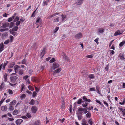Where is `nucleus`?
I'll list each match as a JSON object with an SVG mask.
<instances>
[{
    "mask_svg": "<svg viewBox=\"0 0 125 125\" xmlns=\"http://www.w3.org/2000/svg\"><path fill=\"white\" fill-rule=\"evenodd\" d=\"M32 48H34L35 50L37 48V45L36 43H34L33 46H31Z\"/></svg>",
    "mask_w": 125,
    "mask_h": 125,
    "instance_id": "19",
    "label": "nucleus"
},
{
    "mask_svg": "<svg viewBox=\"0 0 125 125\" xmlns=\"http://www.w3.org/2000/svg\"><path fill=\"white\" fill-rule=\"evenodd\" d=\"M83 99L85 101H87L88 102H92V101L90 99H87L85 96L83 97Z\"/></svg>",
    "mask_w": 125,
    "mask_h": 125,
    "instance_id": "16",
    "label": "nucleus"
},
{
    "mask_svg": "<svg viewBox=\"0 0 125 125\" xmlns=\"http://www.w3.org/2000/svg\"><path fill=\"white\" fill-rule=\"evenodd\" d=\"M48 2V1H44L43 3V6H44L45 5H47Z\"/></svg>",
    "mask_w": 125,
    "mask_h": 125,
    "instance_id": "52",
    "label": "nucleus"
},
{
    "mask_svg": "<svg viewBox=\"0 0 125 125\" xmlns=\"http://www.w3.org/2000/svg\"><path fill=\"white\" fill-rule=\"evenodd\" d=\"M7 75L5 73L3 77L4 79V81L5 82H6L7 81Z\"/></svg>",
    "mask_w": 125,
    "mask_h": 125,
    "instance_id": "39",
    "label": "nucleus"
},
{
    "mask_svg": "<svg viewBox=\"0 0 125 125\" xmlns=\"http://www.w3.org/2000/svg\"><path fill=\"white\" fill-rule=\"evenodd\" d=\"M8 63V61H6L3 64H3L2 65H3V67L2 68V69L3 70H5V67L7 65V64Z\"/></svg>",
    "mask_w": 125,
    "mask_h": 125,
    "instance_id": "20",
    "label": "nucleus"
},
{
    "mask_svg": "<svg viewBox=\"0 0 125 125\" xmlns=\"http://www.w3.org/2000/svg\"><path fill=\"white\" fill-rule=\"evenodd\" d=\"M10 42V41L9 39L6 40L4 42V43L5 44H8Z\"/></svg>",
    "mask_w": 125,
    "mask_h": 125,
    "instance_id": "55",
    "label": "nucleus"
},
{
    "mask_svg": "<svg viewBox=\"0 0 125 125\" xmlns=\"http://www.w3.org/2000/svg\"><path fill=\"white\" fill-rule=\"evenodd\" d=\"M125 99H124V100L122 102H119V104H120L121 105H123V104H124L125 103Z\"/></svg>",
    "mask_w": 125,
    "mask_h": 125,
    "instance_id": "56",
    "label": "nucleus"
},
{
    "mask_svg": "<svg viewBox=\"0 0 125 125\" xmlns=\"http://www.w3.org/2000/svg\"><path fill=\"white\" fill-rule=\"evenodd\" d=\"M16 15V13L14 14V15L12 16L8 19V21L9 22H10L12 21L13 20L15 16Z\"/></svg>",
    "mask_w": 125,
    "mask_h": 125,
    "instance_id": "13",
    "label": "nucleus"
},
{
    "mask_svg": "<svg viewBox=\"0 0 125 125\" xmlns=\"http://www.w3.org/2000/svg\"><path fill=\"white\" fill-rule=\"evenodd\" d=\"M19 73L20 74L22 75L24 73V71L22 70H19Z\"/></svg>",
    "mask_w": 125,
    "mask_h": 125,
    "instance_id": "40",
    "label": "nucleus"
},
{
    "mask_svg": "<svg viewBox=\"0 0 125 125\" xmlns=\"http://www.w3.org/2000/svg\"><path fill=\"white\" fill-rule=\"evenodd\" d=\"M10 42H12V41H13V39H14V38H13V37L11 35H10Z\"/></svg>",
    "mask_w": 125,
    "mask_h": 125,
    "instance_id": "57",
    "label": "nucleus"
},
{
    "mask_svg": "<svg viewBox=\"0 0 125 125\" xmlns=\"http://www.w3.org/2000/svg\"><path fill=\"white\" fill-rule=\"evenodd\" d=\"M65 106V102H62L61 108L62 109H63Z\"/></svg>",
    "mask_w": 125,
    "mask_h": 125,
    "instance_id": "30",
    "label": "nucleus"
},
{
    "mask_svg": "<svg viewBox=\"0 0 125 125\" xmlns=\"http://www.w3.org/2000/svg\"><path fill=\"white\" fill-rule=\"evenodd\" d=\"M124 31L122 30H121V31L119 30L117 31L114 34V36H116L118 35H120L122 34L124 32Z\"/></svg>",
    "mask_w": 125,
    "mask_h": 125,
    "instance_id": "6",
    "label": "nucleus"
},
{
    "mask_svg": "<svg viewBox=\"0 0 125 125\" xmlns=\"http://www.w3.org/2000/svg\"><path fill=\"white\" fill-rule=\"evenodd\" d=\"M65 119L64 118H63L62 119H59V121L61 123H62L65 120Z\"/></svg>",
    "mask_w": 125,
    "mask_h": 125,
    "instance_id": "58",
    "label": "nucleus"
},
{
    "mask_svg": "<svg viewBox=\"0 0 125 125\" xmlns=\"http://www.w3.org/2000/svg\"><path fill=\"white\" fill-rule=\"evenodd\" d=\"M96 102L99 103L100 105H101L102 106H104L103 104L102 103H101L99 100H98L97 99H96Z\"/></svg>",
    "mask_w": 125,
    "mask_h": 125,
    "instance_id": "42",
    "label": "nucleus"
},
{
    "mask_svg": "<svg viewBox=\"0 0 125 125\" xmlns=\"http://www.w3.org/2000/svg\"><path fill=\"white\" fill-rule=\"evenodd\" d=\"M14 106L11 105H10L9 109L10 111H12L14 109Z\"/></svg>",
    "mask_w": 125,
    "mask_h": 125,
    "instance_id": "41",
    "label": "nucleus"
},
{
    "mask_svg": "<svg viewBox=\"0 0 125 125\" xmlns=\"http://www.w3.org/2000/svg\"><path fill=\"white\" fill-rule=\"evenodd\" d=\"M41 19V18L40 17H38L36 19V22L35 24L37 25H38V23L39 22L40 20Z\"/></svg>",
    "mask_w": 125,
    "mask_h": 125,
    "instance_id": "25",
    "label": "nucleus"
},
{
    "mask_svg": "<svg viewBox=\"0 0 125 125\" xmlns=\"http://www.w3.org/2000/svg\"><path fill=\"white\" fill-rule=\"evenodd\" d=\"M61 70V68H59L53 71V74L54 75L57 73L60 72Z\"/></svg>",
    "mask_w": 125,
    "mask_h": 125,
    "instance_id": "11",
    "label": "nucleus"
},
{
    "mask_svg": "<svg viewBox=\"0 0 125 125\" xmlns=\"http://www.w3.org/2000/svg\"><path fill=\"white\" fill-rule=\"evenodd\" d=\"M21 92H22L23 90L24 89H25V86L23 84H22L21 85Z\"/></svg>",
    "mask_w": 125,
    "mask_h": 125,
    "instance_id": "38",
    "label": "nucleus"
},
{
    "mask_svg": "<svg viewBox=\"0 0 125 125\" xmlns=\"http://www.w3.org/2000/svg\"><path fill=\"white\" fill-rule=\"evenodd\" d=\"M26 96V94H23L21 96V98L22 99L24 98Z\"/></svg>",
    "mask_w": 125,
    "mask_h": 125,
    "instance_id": "60",
    "label": "nucleus"
},
{
    "mask_svg": "<svg viewBox=\"0 0 125 125\" xmlns=\"http://www.w3.org/2000/svg\"><path fill=\"white\" fill-rule=\"evenodd\" d=\"M28 88L31 91H33L34 90V88L31 85H29L28 87Z\"/></svg>",
    "mask_w": 125,
    "mask_h": 125,
    "instance_id": "31",
    "label": "nucleus"
},
{
    "mask_svg": "<svg viewBox=\"0 0 125 125\" xmlns=\"http://www.w3.org/2000/svg\"><path fill=\"white\" fill-rule=\"evenodd\" d=\"M41 124L40 121L37 120L35 121L33 124V125H40Z\"/></svg>",
    "mask_w": 125,
    "mask_h": 125,
    "instance_id": "15",
    "label": "nucleus"
},
{
    "mask_svg": "<svg viewBox=\"0 0 125 125\" xmlns=\"http://www.w3.org/2000/svg\"><path fill=\"white\" fill-rule=\"evenodd\" d=\"M8 92L9 94H13V92L12 90L11 89L9 90Z\"/></svg>",
    "mask_w": 125,
    "mask_h": 125,
    "instance_id": "62",
    "label": "nucleus"
},
{
    "mask_svg": "<svg viewBox=\"0 0 125 125\" xmlns=\"http://www.w3.org/2000/svg\"><path fill=\"white\" fill-rule=\"evenodd\" d=\"M105 31V29L102 28H99L97 30V33L99 35L102 34Z\"/></svg>",
    "mask_w": 125,
    "mask_h": 125,
    "instance_id": "2",
    "label": "nucleus"
},
{
    "mask_svg": "<svg viewBox=\"0 0 125 125\" xmlns=\"http://www.w3.org/2000/svg\"><path fill=\"white\" fill-rule=\"evenodd\" d=\"M9 23H2V25L1 27L2 28H5L8 27L9 25Z\"/></svg>",
    "mask_w": 125,
    "mask_h": 125,
    "instance_id": "12",
    "label": "nucleus"
},
{
    "mask_svg": "<svg viewBox=\"0 0 125 125\" xmlns=\"http://www.w3.org/2000/svg\"><path fill=\"white\" fill-rule=\"evenodd\" d=\"M22 119H17L16 121V123L17 125H20L23 122Z\"/></svg>",
    "mask_w": 125,
    "mask_h": 125,
    "instance_id": "9",
    "label": "nucleus"
},
{
    "mask_svg": "<svg viewBox=\"0 0 125 125\" xmlns=\"http://www.w3.org/2000/svg\"><path fill=\"white\" fill-rule=\"evenodd\" d=\"M46 48H44L42 51L41 52V56L42 58L43 56L46 53Z\"/></svg>",
    "mask_w": 125,
    "mask_h": 125,
    "instance_id": "10",
    "label": "nucleus"
},
{
    "mask_svg": "<svg viewBox=\"0 0 125 125\" xmlns=\"http://www.w3.org/2000/svg\"><path fill=\"white\" fill-rule=\"evenodd\" d=\"M63 58L66 60L68 61V58L65 54H64L63 56Z\"/></svg>",
    "mask_w": 125,
    "mask_h": 125,
    "instance_id": "46",
    "label": "nucleus"
},
{
    "mask_svg": "<svg viewBox=\"0 0 125 125\" xmlns=\"http://www.w3.org/2000/svg\"><path fill=\"white\" fill-rule=\"evenodd\" d=\"M7 109V107L6 106H3L1 107V109L2 111H5Z\"/></svg>",
    "mask_w": 125,
    "mask_h": 125,
    "instance_id": "27",
    "label": "nucleus"
},
{
    "mask_svg": "<svg viewBox=\"0 0 125 125\" xmlns=\"http://www.w3.org/2000/svg\"><path fill=\"white\" fill-rule=\"evenodd\" d=\"M4 46V45L3 43H1L0 45V49L1 50H3Z\"/></svg>",
    "mask_w": 125,
    "mask_h": 125,
    "instance_id": "37",
    "label": "nucleus"
},
{
    "mask_svg": "<svg viewBox=\"0 0 125 125\" xmlns=\"http://www.w3.org/2000/svg\"><path fill=\"white\" fill-rule=\"evenodd\" d=\"M18 77L16 73H13L11 75V76L10 77L11 81L12 83H14L18 79Z\"/></svg>",
    "mask_w": 125,
    "mask_h": 125,
    "instance_id": "1",
    "label": "nucleus"
},
{
    "mask_svg": "<svg viewBox=\"0 0 125 125\" xmlns=\"http://www.w3.org/2000/svg\"><path fill=\"white\" fill-rule=\"evenodd\" d=\"M16 101L15 100H14L10 103V105H11L14 106L16 104Z\"/></svg>",
    "mask_w": 125,
    "mask_h": 125,
    "instance_id": "17",
    "label": "nucleus"
},
{
    "mask_svg": "<svg viewBox=\"0 0 125 125\" xmlns=\"http://www.w3.org/2000/svg\"><path fill=\"white\" fill-rule=\"evenodd\" d=\"M20 23L21 22L20 21H17L16 22L15 24L16 25L18 26L20 24Z\"/></svg>",
    "mask_w": 125,
    "mask_h": 125,
    "instance_id": "64",
    "label": "nucleus"
},
{
    "mask_svg": "<svg viewBox=\"0 0 125 125\" xmlns=\"http://www.w3.org/2000/svg\"><path fill=\"white\" fill-rule=\"evenodd\" d=\"M20 68V67L18 65H16L14 66V69L15 73H17L18 72L19 68Z\"/></svg>",
    "mask_w": 125,
    "mask_h": 125,
    "instance_id": "7",
    "label": "nucleus"
},
{
    "mask_svg": "<svg viewBox=\"0 0 125 125\" xmlns=\"http://www.w3.org/2000/svg\"><path fill=\"white\" fill-rule=\"evenodd\" d=\"M83 37L82 33L79 32L76 34L75 36V37L77 39H79L82 38Z\"/></svg>",
    "mask_w": 125,
    "mask_h": 125,
    "instance_id": "4",
    "label": "nucleus"
},
{
    "mask_svg": "<svg viewBox=\"0 0 125 125\" xmlns=\"http://www.w3.org/2000/svg\"><path fill=\"white\" fill-rule=\"evenodd\" d=\"M37 9L36 10L34 11V12H33V13L32 14V15H31V17H35V12H36V10H37Z\"/></svg>",
    "mask_w": 125,
    "mask_h": 125,
    "instance_id": "50",
    "label": "nucleus"
},
{
    "mask_svg": "<svg viewBox=\"0 0 125 125\" xmlns=\"http://www.w3.org/2000/svg\"><path fill=\"white\" fill-rule=\"evenodd\" d=\"M99 89H100V88L98 86H96V89L97 91V93H99Z\"/></svg>",
    "mask_w": 125,
    "mask_h": 125,
    "instance_id": "63",
    "label": "nucleus"
},
{
    "mask_svg": "<svg viewBox=\"0 0 125 125\" xmlns=\"http://www.w3.org/2000/svg\"><path fill=\"white\" fill-rule=\"evenodd\" d=\"M87 122L85 119H83L82 120V122L81 123L82 125H86L87 124Z\"/></svg>",
    "mask_w": 125,
    "mask_h": 125,
    "instance_id": "21",
    "label": "nucleus"
},
{
    "mask_svg": "<svg viewBox=\"0 0 125 125\" xmlns=\"http://www.w3.org/2000/svg\"><path fill=\"white\" fill-rule=\"evenodd\" d=\"M18 113V111L16 109L13 112L12 114L13 115H17Z\"/></svg>",
    "mask_w": 125,
    "mask_h": 125,
    "instance_id": "32",
    "label": "nucleus"
},
{
    "mask_svg": "<svg viewBox=\"0 0 125 125\" xmlns=\"http://www.w3.org/2000/svg\"><path fill=\"white\" fill-rule=\"evenodd\" d=\"M99 39V38H98L94 40V41L96 42L97 44V45L99 43V42H98Z\"/></svg>",
    "mask_w": 125,
    "mask_h": 125,
    "instance_id": "53",
    "label": "nucleus"
},
{
    "mask_svg": "<svg viewBox=\"0 0 125 125\" xmlns=\"http://www.w3.org/2000/svg\"><path fill=\"white\" fill-rule=\"evenodd\" d=\"M37 93L35 91H34L33 92L32 94V96L33 97H35L37 95Z\"/></svg>",
    "mask_w": 125,
    "mask_h": 125,
    "instance_id": "44",
    "label": "nucleus"
},
{
    "mask_svg": "<svg viewBox=\"0 0 125 125\" xmlns=\"http://www.w3.org/2000/svg\"><path fill=\"white\" fill-rule=\"evenodd\" d=\"M125 43V40L122 42L120 43L119 44V46L122 47Z\"/></svg>",
    "mask_w": 125,
    "mask_h": 125,
    "instance_id": "35",
    "label": "nucleus"
},
{
    "mask_svg": "<svg viewBox=\"0 0 125 125\" xmlns=\"http://www.w3.org/2000/svg\"><path fill=\"white\" fill-rule=\"evenodd\" d=\"M18 29V27L17 26H14L12 29L10 30V31H16Z\"/></svg>",
    "mask_w": 125,
    "mask_h": 125,
    "instance_id": "14",
    "label": "nucleus"
},
{
    "mask_svg": "<svg viewBox=\"0 0 125 125\" xmlns=\"http://www.w3.org/2000/svg\"><path fill=\"white\" fill-rule=\"evenodd\" d=\"M62 20V21H64L66 18V16L64 15H61Z\"/></svg>",
    "mask_w": 125,
    "mask_h": 125,
    "instance_id": "36",
    "label": "nucleus"
},
{
    "mask_svg": "<svg viewBox=\"0 0 125 125\" xmlns=\"http://www.w3.org/2000/svg\"><path fill=\"white\" fill-rule=\"evenodd\" d=\"M8 30V29L7 28L5 29H0V31L1 32H3L6 31H7Z\"/></svg>",
    "mask_w": 125,
    "mask_h": 125,
    "instance_id": "54",
    "label": "nucleus"
},
{
    "mask_svg": "<svg viewBox=\"0 0 125 125\" xmlns=\"http://www.w3.org/2000/svg\"><path fill=\"white\" fill-rule=\"evenodd\" d=\"M83 0H78L76 3L78 5H80L82 3Z\"/></svg>",
    "mask_w": 125,
    "mask_h": 125,
    "instance_id": "28",
    "label": "nucleus"
},
{
    "mask_svg": "<svg viewBox=\"0 0 125 125\" xmlns=\"http://www.w3.org/2000/svg\"><path fill=\"white\" fill-rule=\"evenodd\" d=\"M19 20V17L18 16H16L14 19L13 21L14 22H16V21H18Z\"/></svg>",
    "mask_w": 125,
    "mask_h": 125,
    "instance_id": "43",
    "label": "nucleus"
},
{
    "mask_svg": "<svg viewBox=\"0 0 125 125\" xmlns=\"http://www.w3.org/2000/svg\"><path fill=\"white\" fill-rule=\"evenodd\" d=\"M31 110L32 113H35L37 110V108L36 106H34L31 107Z\"/></svg>",
    "mask_w": 125,
    "mask_h": 125,
    "instance_id": "5",
    "label": "nucleus"
},
{
    "mask_svg": "<svg viewBox=\"0 0 125 125\" xmlns=\"http://www.w3.org/2000/svg\"><path fill=\"white\" fill-rule=\"evenodd\" d=\"M59 17H57L54 19V21L55 22H58L59 21Z\"/></svg>",
    "mask_w": 125,
    "mask_h": 125,
    "instance_id": "49",
    "label": "nucleus"
},
{
    "mask_svg": "<svg viewBox=\"0 0 125 125\" xmlns=\"http://www.w3.org/2000/svg\"><path fill=\"white\" fill-rule=\"evenodd\" d=\"M15 64V62H11L10 64L9 65V67L10 68H13V67L14 66V65Z\"/></svg>",
    "mask_w": 125,
    "mask_h": 125,
    "instance_id": "18",
    "label": "nucleus"
},
{
    "mask_svg": "<svg viewBox=\"0 0 125 125\" xmlns=\"http://www.w3.org/2000/svg\"><path fill=\"white\" fill-rule=\"evenodd\" d=\"M4 83L2 82L1 85H0V91L2 90V89L4 87Z\"/></svg>",
    "mask_w": 125,
    "mask_h": 125,
    "instance_id": "34",
    "label": "nucleus"
},
{
    "mask_svg": "<svg viewBox=\"0 0 125 125\" xmlns=\"http://www.w3.org/2000/svg\"><path fill=\"white\" fill-rule=\"evenodd\" d=\"M35 101L33 99H31L30 101L29 102V104L31 105H33L35 103Z\"/></svg>",
    "mask_w": 125,
    "mask_h": 125,
    "instance_id": "23",
    "label": "nucleus"
},
{
    "mask_svg": "<svg viewBox=\"0 0 125 125\" xmlns=\"http://www.w3.org/2000/svg\"><path fill=\"white\" fill-rule=\"evenodd\" d=\"M59 13H57V12L56 13H55L54 14L51 15L50 16H49L48 17V18L49 19H50V18L52 17H53L56 15H59Z\"/></svg>",
    "mask_w": 125,
    "mask_h": 125,
    "instance_id": "24",
    "label": "nucleus"
},
{
    "mask_svg": "<svg viewBox=\"0 0 125 125\" xmlns=\"http://www.w3.org/2000/svg\"><path fill=\"white\" fill-rule=\"evenodd\" d=\"M82 102V99H80L78 100L77 103L78 104H80Z\"/></svg>",
    "mask_w": 125,
    "mask_h": 125,
    "instance_id": "59",
    "label": "nucleus"
},
{
    "mask_svg": "<svg viewBox=\"0 0 125 125\" xmlns=\"http://www.w3.org/2000/svg\"><path fill=\"white\" fill-rule=\"evenodd\" d=\"M55 61V58H53L50 60L49 62L50 63H52L54 62Z\"/></svg>",
    "mask_w": 125,
    "mask_h": 125,
    "instance_id": "45",
    "label": "nucleus"
},
{
    "mask_svg": "<svg viewBox=\"0 0 125 125\" xmlns=\"http://www.w3.org/2000/svg\"><path fill=\"white\" fill-rule=\"evenodd\" d=\"M10 33L13 35L14 36H16L17 35V34L16 32L14 31H10Z\"/></svg>",
    "mask_w": 125,
    "mask_h": 125,
    "instance_id": "33",
    "label": "nucleus"
},
{
    "mask_svg": "<svg viewBox=\"0 0 125 125\" xmlns=\"http://www.w3.org/2000/svg\"><path fill=\"white\" fill-rule=\"evenodd\" d=\"M88 77L90 79H94L95 78L94 75L93 74L89 75L88 76Z\"/></svg>",
    "mask_w": 125,
    "mask_h": 125,
    "instance_id": "26",
    "label": "nucleus"
},
{
    "mask_svg": "<svg viewBox=\"0 0 125 125\" xmlns=\"http://www.w3.org/2000/svg\"><path fill=\"white\" fill-rule=\"evenodd\" d=\"M86 117L90 118L91 116V113L90 112H88L86 115Z\"/></svg>",
    "mask_w": 125,
    "mask_h": 125,
    "instance_id": "22",
    "label": "nucleus"
},
{
    "mask_svg": "<svg viewBox=\"0 0 125 125\" xmlns=\"http://www.w3.org/2000/svg\"><path fill=\"white\" fill-rule=\"evenodd\" d=\"M88 103L85 102L82 104V106L84 108H85L88 105Z\"/></svg>",
    "mask_w": 125,
    "mask_h": 125,
    "instance_id": "29",
    "label": "nucleus"
},
{
    "mask_svg": "<svg viewBox=\"0 0 125 125\" xmlns=\"http://www.w3.org/2000/svg\"><path fill=\"white\" fill-rule=\"evenodd\" d=\"M26 116L28 118H30L31 117V115L30 113H28L26 114Z\"/></svg>",
    "mask_w": 125,
    "mask_h": 125,
    "instance_id": "48",
    "label": "nucleus"
},
{
    "mask_svg": "<svg viewBox=\"0 0 125 125\" xmlns=\"http://www.w3.org/2000/svg\"><path fill=\"white\" fill-rule=\"evenodd\" d=\"M14 23L12 22L10 23V25L9 26V28H12L14 26Z\"/></svg>",
    "mask_w": 125,
    "mask_h": 125,
    "instance_id": "47",
    "label": "nucleus"
},
{
    "mask_svg": "<svg viewBox=\"0 0 125 125\" xmlns=\"http://www.w3.org/2000/svg\"><path fill=\"white\" fill-rule=\"evenodd\" d=\"M59 66V64L57 63L56 62H54L53 63L52 65V69L53 70H55L56 68H58Z\"/></svg>",
    "mask_w": 125,
    "mask_h": 125,
    "instance_id": "8",
    "label": "nucleus"
},
{
    "mask_svg": "<svg viewBox=\"0 0 125 125\" xmlns=\"http://www.w3.org/2000/svg\"><path fill=\"white\" fill-rule=\"evenodd\" d=\"M88 123L91 125H93V122L92 121V119H89L88 121Z\"/></svg>",
    "mask_w": 125,
    "mask_h": 125,
    "instance_id": "51",
    "label": "nucleus"
},
{
    "mask_svg": "<svg viewBox=\"0 0 125 125\" xmlns=\"http://www.w3.org/2000/svg\"><path fill=\"white\" fill-rule=\"evenodd\" d=\"M88 109V108H79L78 109V111L81 112L82 111H84V113L86 114L88 112L87 111V110Z\"/></svg>",
    "mask_w": 125,
    "mask_h": 125,
    "instance_id": "3",
    "label": "nucleus"
},
{
    "mask_svg": "<svg viewBox=\"0 0 125 125\" xmlns=\"http://www.w3.org/2000/svg\"><path fill=\"white\" fill-rule=\"evenodd\" d=\"M45 68V66L44 65H41L40 67V69L42 70V71H43Z\"/></svg>",
    "mask_w": 125,
    "mask_h": 125,
    "instance_id": "61",
    "label": "nucleus"
}]
</instances>
